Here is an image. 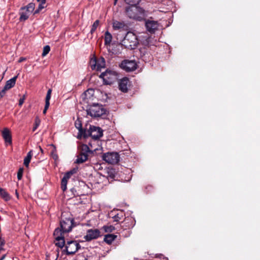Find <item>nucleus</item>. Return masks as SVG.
<instances>
[{
  "instance_id": "473e14b6",
  "label": "nucleus",
  "mask_w": 260,
  "mask_h": 260,
  "mask_svg": "<svg viewBox=\"0 0 260 260\" xmlns=\"http://www.w3.org/2000/svg\"><path fill=\"white\" fill-rule=\"evenodd\" d=\"M51 156L55 160H57L58 158V155L57 154L56 149L55 147H54L53 149L52 150L51 153Z\"/></svg>"
},
{
  "instance_id": "bb28decb",
  "label": "nucleus",
  "mask_w": 260,
  "mask_h": 260,
  "mask_svg": "<svg viewBox=\"0 0 260 260\" xmlns=\"http://www.w3.org/2000/svg\"><path fill=\"white\" fill-rule=\"evenodd\" d=\"M56 241H57L56 245L60 248H62L65 245V241L64 238L57 239Z\"/></svg>"
},
{
  "instance_id": "a211bd4d",
  "label": "nucleus",
  "mask_w": 260,
  "mask_h": 260,
  "mask_svg": "<svg viewBox=\"0 0 260 260\" xmlns=\"http://www.w3.org/2000/svg\"><path fill=\"white\" fill-rule=\"evenodd\" d=\"M65 232H63L61 229L56 228L53 233L55 239L57 240L64 238L63 234Z\"/></svg>"
},
{
  "instance_id": "412c9836",
  "label": "nucleus",
  "mask_w": 260,
  "mask_h": 260,
  "mask_svg": "<svg viewBox=\"0 0 260 260\" xmlns=\"http://www.w3.org/2000/svg\"><path fill=\"white\" fill-rule=\"evenodd\" d=\"M112 36L111 34L107 31L105 34V44L106 45H109L112 41Z\"/></svg>"
},
{
  "instance_id": "393cba45",
  "label": "nucleus",
  "mask_w": 260,
  "mask_h": 260,
  "mask_svg": "<svg viewBox=\"0 0 260 260\" xmlns=\"http://www.w3.org/2000/svg\"><path fill=\"white\" fill-rule=\"evenodd\" d=\"M90 66L92 70H96L97 60L95 58H93L90 59Z\"/></svg>"
},
{
  "instance_id": "dca6fc26",
  "label": "nucleus",
  "mask_w": 260,
  "mask_h": 260,
  "mask_svg": "<svg viewBox=\"0 0 260 260\" xmlns=\"http://www.w3.org/2000/svg\"><path fill=\"white\" fill-rule=\"evenodd\" d=\"M88 158V154L86 153L81 152L78 156L76 160L77 164H81L85 162Z\"/></svg>"
},
{
  "instance_id": "f704fd0d",
  "label": "nucleus",
  "mask_w": 260,
  "mask_h": 260,
  "mask_svg": "<svg viewBox=\"0 0 260 260\" xmlns=\"http://www.w3.org/2000/svg\"><path fill=\"white\" fill-rule=\"evenodd\" d=\"M40 124V120L39 118L37 117L35 119V125L33 127L32 131L35 132Z\"/></svg>"
},
{
  "instance_id": "f257e3e1",
  "label": "nucleus",
  "mask_w": 260,
  "mask_h": 260,
  "mask_svg": "<svg viewBox=\"0 0 260 260\" xmlns=\"http://www.w3.org/2000/svg\"><path fill=\"white\" fill-rule=\"evenodd\" d=\"M126 16L130 19L142 21L146 17L145 11L140 7L133 6L128 7L125 10Z\"/></svg>"
},
{
  "instance_id": "9b49d317",
  "label": "nucleus",
  "mask_w": 260,
  "mask_h": 260,
  "mask_svg": "<svg viewBox=\"0 0 260 260\" xmlns=\"http://www.w3.org/2000/svg\"><path fill=\"white\" fill-rule=\"evenodd\" d=\"M145 26L149 32L153 34L158 29L159 24L156 21L148 20L145 22Z\"/></svg>"
},
{
  "instance_id": "2f4dec72",
  "label": "nucleus",
  "mask_w": 260,
  "mask_h": 260,
  "mask_svg": "<svg viewBox=\"0 0 260 260\" xmlns=\"http://www.w3.org/2000/svg\"><path fill=\"white\" fill-rule=\"evenodd\" d=\"M67 182L68 180L62 178L61 183V187L63 191H65L67 189Z\"/></svg>"
},
{
  "instance_id": "37998d69",
  "label": "nucleus",
  "mask_w": 260,
  "mask_h": 260,
  "mask_svg": "<svg viewBox=\"0 0 260 260\" xmlns=\"http://www.w3.org/2000/svg\"><path fill=\"white\" fill-rule=\"evenodd\" d=\"M89 92H93V90L92 89H88L87 91H86L84 92L85 95L86 96L88 93H89Z\"/></svg>"
},
{
  "instance_id": "c756f323",
  "label": "nucleus",
  "mask_w": 260,
  "mask_h": 260,
  "mask_svg": "<svg viewBox=\"0 0 260 260\" xmlns=\"http://www.w3.org/2000/svg\"><path fill=\"white\" fill-rule=\"evenodd\" d=\"M99 23H100V21L99 20H96V21H94V22L93 23V24H92V25L91 26V29L90 30V33L91 34H92L95 31L98 26L99 25Z\"/></svg>"
},
{
  "instance_id": "ea45409f",
  "label": "nucleus",
  "mask_w": 260,
  "mask_h": 260,
  "mask_svg": "<svg viewBox=\"0 0 260 260\" xmlns=\"http://www.w3.org/2000/svg\"><path fill=\"white\" fill-rule=\"evenodd\" d=\"M25 99V96L24 95L22 98H20L19 100V106H21L24 103V100Z\"/></svg>"
},
{
  "instance_id": "de8ad7c7",
  "label": "nucleus",
  "mask_w": 260,
  "mask_h": 260,
  "mask_svg": "<svg viewBox=\"0 0 260 260\" xmlns=\"http://www.w3.org/2000/svg\"><path fill=\"white\" fill-rule=\"evenodd\" d=\"M108 228H109L108 226H105V230H106V232H108V230H107V229H108Z\"/></svg>"
},
{
  "instance_id": "423d86ee",
  "label": "nucleus",
  "mask_w": 260,
  "mask_h": 260,
  "mask_svg": "<svg viewBox=\"0 0 260 260\" xmlns=\"http://www.w3.org/2000/svg\"><path fill=\"white\" fill-rule=\"evenodd\" d=\"M103 159L110 164H116L119 160V156L117 152H107L103 154Z\"/></svg>"
},
{
  "instance_id": "58836bf2",
  "label": "nucleus",
  "mask_w": 260,
  "mask_h": 260,
  "mask_svg": "<svg viewBox=\"0 0 260 260\" xmlns=\"http://www.w3.org/2000/svg\"><path fill=\"white\" fill-rule=\"evenodd\" d=\"M75 126L80 131L81 130L82 124H81V123H80V121H79V122L76 121V122H75Z\"/></svg>"
},
{
  "instance_id": "e433bc0d",
  "label": "nucleus",
  "mask_w": 260,
  "mask_h": 260,
  "mask_svg": "<svg viewBox=\"0 0 260 260\" xmlns=\"http://www.w3.org/2000/svg\"><path fill=\"white\" fill-rule=\"evenodd\" d=\"M23 172V168H20L17 173V178L19 180H20L22 179Z\"/></svg>"
},
{
  "instance_id": "ddd939ff",
  "label": "nucleus",
  "mask_w": 260,
  "mask_h": 260,
  "mask_svg": "<svg viewBox=\"0 0 260 260\" xmlns=\"http://www.w3.org/2000/svg\"><path fill=\"white\" fill-rule=\"evenodd\" d=\"M2 136L5 142L9 145L12 144V137L10 131L7 128H5L2 132Z\"/></svg>"
},
{
  "instance_id": "20e7f679",
  "label": "nucleus",
  "mask_w": 260,
  "mask_h": 260,
  "mask_svg": "<svg viewBox=\"0 0 260 260\" xmlns=\"http://www.w3.org/2000/svg\"><path fill=\"white\" fill-rule=\"evenodd\" d=\"M102 78L105 84L110 85L113 83L117 79V73L112 70H107L106 72H103L100 76Z\"/></svg>"
},
{
  "instance_id": "5701e85b",
  "label": "nucleus",
  "mask_w": 260,
  "mask_h": 260,
  "mask_svg": "<svg viewBox=\"0 0 260 260\" xmlns=\"http://www.w3.org/2000/svg\"><path fill=\"white\" fill-rule=\"evenodd\" d=\"M105 66V61L103 57H101L99 60H97L96 70H100L101 69L104 68Z\"/></svg>"
},
{
  "instance_id": "7c9ffc66",
  "label": "nucleus",
  "mask_w": 260,
  "mask_h": 260,
  "mask_svg": "<svg viewBox=\"0 0 260 260\" xmlns=\"http://www.w3.org/2000/svg\"><path fill=\"white\" fill-rule=\"evenodd\" d=\"M50 48L48 45H46L43 48V53L42 54V56L44 57L50 51Z\"/></svg>"
},
{
  "instance_id": "9d476101",
  "label": "nucleus",
  "mask_w": 260,
  "mask_h": 260,
  "mask_svg": "<svg viewBox=\"0 0 260 260\" xmlns=\"http://www.w3.org/2000/svg\"><path fill=\"white\" fill-rule=\"evenodd\" d=\"M101 236V232L98 229H90L87 231L86 235L84 236V239L90 241L93 239L98 238Z\"/></svg>"
},
{
  "instance_id": "c85d7f7f",
  "label": "nucleus",
  "mask_w": 260,
  "mask_h": 260,
  "mask_svg": "<svg viewBox=\"0 0 260 260\" xmlns=\"http://www.w3.org/2000/svg\"><path fill=\"white\" fill-rule=\"evenodd\" d=\"M52 90L51 89H48L47 91V95L45 99V104L50 105L49 101L51 98Z\"/></svg>"
},
{
  "instance_id": "a18cd8bd",
  "label": "nucleus",
  "mask_w": 260,
  "mask_h": 260,
  "mask_svg": "<svg viewBox=\"0 0 260 260\" xmlns=\"http://www.w3.org/2000/svg\"><path fill=\"white\" fill-rule=\"evenodd\" d=\"M39 149H40V151L41 152V153H44V151H43V150L42 149V148L41 147V146H39Z\"/></svg>"
},
{
  "instance_id": "a878e982",
  "label": "nucleus",
  "mask_w": 260,
  "mask_h": 260,
  "mask_svg": "<svg viewBox=\"0 0 260 260\" xmlns=\"http://www.w3.org/2000/svg\"><path fill=\"white\" fill-rule=\"evenodd\" d=\"M124 2L128 5L133 6H136L139 4L141 0H124Z\"/></svg>"
},
{
  "instance_id": "3c124183",
  "label": "nucleus",
  "mask_w": 260,
  "mask_h": 260,
  "mask_svg": "<svg viewBox=\"0 0 260 260\" xmlns=\"http://www.w3.org/2000/svg\"><path fill=\"white\" fill-rule=\"evenodd\" d=\"M82 260H88V259L87 258H84V259Z\"/></svg>"
},
{
  "instance_id": "a19ab883",
  "label": "nucleus",
  "mask_w": 260,
  "mask_h": 260,
  "mask_svg": "<svg viewBox=\"0 0 260 260\" xmlns=\"http://www.w3.org/2000/svg\"><path fill=\"white\" fill-rule=\"evenodd\" d=\"M49 107V105L45 104L44 109L43 111V113L44 114H45L46 113L47 110H48Z\"/></svg>"
},
{
  "instance_id": "79ce46f5",
  "label": "nucleus",
  "mask_w": 260,
  "mask_h": 260,
  "mask_svg": "<svg viewBox=\"0 0 260 260\" xmlns=\"http://www.w3.org/2000/svg\"><path fill=\"white\" fill-rule=\"evenodd\" d=\"M113 218L114 221L116 222L118 221L120 219V218L119 217L118 214H117L116 215L114 216Z\"/></svg>"
},
{
  "instance_id": "4be33fe9",
  "label": "nucleus",
  "mask_w": 260,
  "mask_h": 260,
  "mask_svg": "<svg viewBox=\"0 0 260 260\" xmlns=\"http://www.w3.org/2000/svg\"><path fill=\"white\" fill-rule=\"evenodd\" d=\"M0 194L2 197L6 201L10 200V196L8 193L4 189L0 187Z\"/></svg>"
},
{
  "instance_id": "f3484780",
  "label": "nucleus",
  "mask_w": 260,
  "mask_h": 260,
  "mask_svg": "<svg viewBox=\"0 0 260 260\" xmlns=\"http://www.w3.org/2000/svg\"><path fill=\"white\" fill-rule=\"evenodd\" d=\"M17 78V76H16L14 77L13 78H11V79L8 80L6 82V83L5 85V89L7 88L10 89L12 87H13L16 83V79Z\"/></svg>"
},
{
  "instance_id": "aec40b11",
  "label": "nucleus",
  "mask_w": 260,
  "mask_h": 260,
  "mask_svg": "<svg viewBox=\"0 0 260 260\" xmlns=\"http://www.w3.org/2000/svg\"><path fill=\"white\" fill-rule=\"evenodd\" d=\"M32 150H30L27 153L26 156L24 159V165L25 167H28L29 164L32 157Z\"/></svg>"
},
{
  "instance_id": "7ed1b4c3",
  "label": "nucleus",
  "mask_w": 260,
  "mask_h": 260,
  "mask_svg": "<svg viewBox=\"0 0 260 260\" xmlns=\"http://www.w3.org/2000/svg\"><path fill=\"white\" fill-rule=\"evenodd\" d=\"M106 113V109L102 105L99 104H93L90 105L87 110V113L91 117H100L105 115Z\"/></svg>"
},
{
  "instance_id": "6e6552de",
  "label": "nucleus",
  "mask_w": 260,
  "mask_h": 260,
  "mask_svg": "<svg viewBox=\"0 0 260 260\" xmlns=\"http://www.w3.org/2000/svg\"><path fill=\"white\" fill-rule=\"evenodd\" d=\"M80 248V244L76 241H68L66 244L67 254H74Z\"/></svg>"
},
{
  "instance_id": "8fccbe9b",
  "label": "nucleus",
  "mask_w": 260,
  "mask_h": 260,
  "mask_svg": "<svg viewBox=\"0 0 260 260\" xmlns=\"http://www.w3.org/2000/svg\"><path fill=\"white\" fill-rule=\"evenodd\" d=\"M117 0H115L114 1V5H116V4L117 3Z\"/></svg>"
},
{
  "instance_id": "39448f33",
  "label": "nucleus",
  "mask_w": 260,
  "mask_h": 260,
  "mask_svg": "<svg viewBox=\"0 0 260 260\" xmlns=\"http://www.w3.org/2000/svg\"><path fill=\"white\" fill-rule=\"evenodd\" d=\"M60 227L63 232L69 233L73 226H75L74 224V220L72 217H64V215H62L61 219L60 222Z\"/></svg>"
},
{
  "instance_id": "4c0bfd02",
  "label": "nucleus",
  "mask_w": 260,
  "mask_h": 260,
  "mask_svg": "<svg viewBox=\"0 0 260 260\" xmlns=\"http://www.w3.org/2000/svg\"><path fill=\"white\" fill-rule=\"evenodd\" d=\"M9 90V89H5V86L3 88V89L0 91V99L2 98L5 94L7 90Z\"/></svg>"
},
{
  "instance_id": "72a5a7b5",
  "label": "nucleus",
  "mask_w": 260,
  "mask_h": 260,
  "mask_svg": "<svg viewBox=\"0 0 260 260\" xmlns=\"http://www.w3.org/2000/svg\"><path fill=\"white\" fill-rule=\"evenodd\" d=\"M81 149L82 151L81 152L86 153V154H87V153L90 151V149L88 146L85 144L81 145Z\"/></svg>"
},
{
  "instance_id": "f8f14e48",
  "label": "nucleus",
  "mask_w": 260,
  "mask_h": 260,
  "mask_svg": "<svg viewBox=\"0 0 260 260\" xmlns=\"http://www.w3.org/2000/svg\"><path fill=\"white\" fill-rule=\"evenodd\" d=\"M118 85L120 90L123 92H127L130 86V81L127 78H123L119 81Z\"/></svg>"
},
{
  "instance_id": "f03ea898",
  "label": "nucleus",
  "mask_w": 260,
  "mask_h": 260,
  "mask_svg": "<svg viewBox=\"0 0 260 260\" xmlns=\"http://www.w3.org/2000/svg\"><path fill=\"white\" fill-rule=\"evenodd\" d=\"M138 40L137 36L131 31L126 33L124 38L121 40V44L125 48L134 49L138 45Z\"/></svg>"
},
{
  "instance_id": "1a4fd4ad",
  "label": "nucleus",
  "mask_w": 260,
  "mask_h": 260,
  "mask_svg": "<svg viewBox=\"0 0 260 260\" xmlns=\"http://www.w3.org/2000/svg\"><path fill=\"white\" fill-rule=\"evenodd\" d=\"M120 67L126 72H131L137 69V64L135 60H125L121 63Z\"/></svg>"
},
{
  "instance_id": "b1692460",
  "label": "nucleus",
  "mask_w": 260,
  "mask_h": 260,
  "mask_svg": "<svg viewBox=\"0 0 260 260\" xmlns=\"http://www.w3.org/2000/svg\"><path fill=\"white\" fill-rule=\"evenodd\" d=\"M40 3L38 6V9L35 11V14L38 13L40 12L43 9H44L45 6V4L46 0H43L42 1H40Z\"/></svg>"
},
{
  "instance_id": "09e8293b",
  "label": "nucleus",
  "mask_w": 260,
  "mask_h": 260,
  "mask_svg": "<svg viewBox=\"0 0 260 260\" xmlns=\"http://www.w3.org/2000/svg\"><path fill=\"white\" fill-rule=\"evenodd\" d=\"M2 244H3L2 243H0V250L1 249V247L2 246Z\"/></svg>"
},
{
  "instance_id": "4468645a",
  "label": "nucleus",
  "mask_w": 260,
  "mask_h": 260,
  "mask_svg": "<svg viewBox=\"0 0 260 260\" xmlns=\"http://www.w3.org/2000/svg\"><path fill=\"white\" fill-rule=\"evenodd\" d=\"M112 26L114 30H125L127 26L124 22L118 21H114L112 23Z\"/></svg>"
},
{
  "instance_id": "6ab92c4d",
  "label": "nucleus",
  "mask_w": 260,
  "mask_h": 260,
  "mask_svg": "<svg viewBox=\"0 0 260 260\" xmlns=\"http://www.w3.org/2000/svg\"><path fill=\"white\" fill-rule=\"evenodd\" d=\"M116 236L113 234H108L105 236L104 241L108 244H110L116 239Z\"/></svg>"
},
{
  "instance_id": "49530a36",
  "label": "nucleus",
  "mask_w": 260,
  "mask_h": 260,
  "mask_svg": "<svg viewBox=\"0 0 260 260\" xmlns=\"http://www.w3.org/2000/svg\"><path fill=\"white\" fill-rule=\"evenodd\" d=\"M5 257H6V255H5V254L3 255L2 256V257L0 258V260H3V259H5Z\"/></svg>"
},
{
  "instance_id": "c03bdc74",
  "label": "nucleus",
  "mask_w": 260,
  "mask_h": 260,
  "mask_svg": "<svg viewBox=\"0 0 260 260\" xmlns=\"http://www.w3.org/2000/svg\"><path fill=\"white\" fill-rule=\"evenodd\" d=\"M25 60V58H23V57H20L18 60V62H21L22 61H23L24 60Z\"/></svg>"
},
{
  "instance_id": "c9c22d12",
  "label": "nucleus",
  "mask_w": 260,
  "mask_h": 260,
  "mask_svg": "<svg viewBox=\"0 0 260 260\" xmlns=\"http://www.w3.org/2000/svg\"><path fill=\"white\" fill-rule=\"evenodd\" d=\"M74 173V171H69V172H67V173L64 174V176H63V178H65V179H66V180H68V179H69V178H71V176H72Z\"/></svg>"
},
{
  "instance_id": "cd10ccee",
  "label": "nucleus",
  "mask_w": 260,
  "mask_h": 260,
  "mask_svg": "<svg viewBox=\"0 0 260 260\" xmlns=\"http://www.w3.org/2000/svg\"><path fill=\"white\" fill-rule=\"evenodd\" d=\"M27 11L31 13L35 9V4L33 3L28 4L26 7H24Z\"/></svg>"
},
{
  "instance_id": "2eb2a0df",
  "label": "nucleus",
  "mask_w": 260,
  "mask_h": 260,
  "mask_svg": "<svg viewBox=\"0 0 260 260\" xmlns=\"http://www.w3.org/2000/svg\"><path fill=\"white\" fill-rule=\"evenodd\" d=\"M20 18L19 20L20 21H25L27 20L30 14H31L28 11H27L25 8H21L20 11Z\"/></svg>"
},
{
  "instance_id": "0eeeda50",
  "label": "nucleus",
  "mask_w": 260,
  "mask_h": 260,
  "mask_svg": "<svg viewBox=\"0 0 260 260\" xmlns=\"http://www.w3.org/2000/svg\"><path fill=\"white\" fill-rule=\"evenodd\" d=\"M87 134L85 133L84 136L85 137L87 135L91 136L93 139L97 140L103 136V131L99 127L90 126V129L87 131Z\"/></svg>"
}]
</instances>
